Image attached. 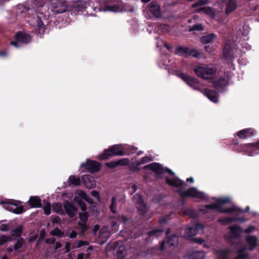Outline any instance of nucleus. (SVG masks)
Segmentation results:
<instances>
[{"label":"nucleus","mask_w":259,"mask_h":259,"mask_svg":"<svg viewBox=\"0 0 259 259\" xmlns=\"http://www.w3.org/2000/svg\"><path fill=\"white\" fill-rule=\"evenodd\" d=\"M165 182L169 186L180 188L177 191V193L183 200L188 197L196 198L200 199H205V194L202 192L198 191L195 187L189 188L186 191L183 190L182 188L186 186V184L184 181L178 177L172 179L166 178Z\"/></svg>","instance_id":"nucleus-1"},{"label":"nucleus","mask_w":259,"mask_h":259,"mask_svg":"<svg viewBox=\"0 0 259 259\" xmlns=\"http://www.w3.org/2000/svg\"><path fill=\"white\" fill-rule=\"evenodd\" d=\"M232 149L237 152H244L248 156H254L259 153V140L252 143L233 145Z\"/></svg>","instance_id":"nucleus-2"},{"label":"nucleus","mask_w":259,"mask_h":259,"mask_svg":"<svg viewBox=\"0 0 259 259\" xmlns=\"http://www.w3.org/2000/svg\"><path fill=\"white\" fill-rule=\"evenodd\" d=\"M0 203L5 209L16 214L22 213L24 211L23 206L19 205L21 203L19 201L14 199H5L1 200Z\"/></svg>","instance_id":"nucleus-3"},{"label":"nucleus","mask_w":259,"mask_h":259,"mask_svg":"<svg viewBox=\"0 0 259 259\" xmlns=\"http://www.w3.org/2000/svg\"><path fill=\"white\" fill-rule=\"evenodd\" d=\"M125 155L122 147L119 145H114L110 147L108 149L104 150L101 153L99 158L101 160L108 159L112 156H123Z\"/></svg>","instance_id":"nucleus-4"},{"label":"nucleus","mask_w":259,"mask_h":259,"mask_svg":"<svg viewBox=\"0 0 259 259\" xmlns=\"http://www.w3.org/2000/svg\"><path fill=\"white\" fill-rule=\"evenodd\" d=\"M216 71V69L214 67L196 66L194 68V72L196 75L204 80L210 79V76L215 74Z\"/></svg>","instance_id":"nucleus-5"},{"label":"nucleus","mask_w":259,"mask_h":259,"mask_svg":"<svg viewBox=\"0 0 259 259\" xmlns=\"http://www.w3.org/2000/svg\"><path fill=\"white\" fill-rule=\"evenodd\" d=\"M175 74L184 81L191 88L195 90L202 92L199 88V81L198 79L195 77L187 75L178 70L175 72Z\"/></svg>","instance_id":"nucleus-6"},{"label":"nucleus","mask_w":259,"mask_h":259,"mask_svg":"<svg viewBox=\"0 0 259 259\" xmlns=\"http://www.w3.org/2000/svg\"><path fill=\"white\" fill-rule=\"evenodd\" d=\"M204 207L206 209L217 210L218 212L222 213H231L234 212L243 211L239 207L235 205H233L231 207L229 208H223L220 204H218L217 202L214 203L206 204Z\"/></svg>","instance_id":"nucleus-7"},{"label":"nucleus","mask_w":259,"mask_h":259,"mask_svg":"<svg viewBox=\"0 0 259 259\" xmlns=\"http://www.w3.org/2000/svg\"><path fill=\"white\" fill-rule=\"evenodd\" d=\"M105 11L117 12L126 11L125 5L120 0H108L105 5Z\"/></svg>","instance_id":"nucleus-8"},{"label":"nucleus","mask_w":259,"mask_h":259,"mask_svg":"<svg viewBox=\"0 0 259 259\" xmlns=\"http://www.w3.org/2000/svg\"><path fill=\"white\" fill-rule=\"evenodd\" d=\"M67 9L68 5L65 2L60 0H51L50 10L54 14L64 13L67 11Z\"/></svg>","instance_id":"nucleus-9"},{"label":"nucleus","mask_w":259,"mask_h":259,"mask_svg":"<svg viewBox=\"0 0 259 259\" xmlns=\"http://www.w3.org/2000/svg\"><path fill=\"white\" fill-rule=\"evenodd\" d=\"M144 169H149L154 171L156 176L162 175L165 172H167L170 175H174L175 173L169 168H164L162 165L158 163H152L144 166Z\"/></svg>","instance_id":"nucleus-10"},{"label":"nucleus","mask_w":259,"mask_h":259,"mask_svg":"<svg viewBox=\"0 0 259 259\" xmlns=\"http://www.w3.org/2000/svg\"><path fill=\"white\" fill-rule=\"evenodd\" d=\"M81 166L90 173L94 174L100 171L101 164L96 161L87 159L86 162L82 163Z\"/></svg>","instance_id":"nucleus-11"},{"label":"nucleus","mask_w":259,"mask_h":259,"mask_svg":"<svg viewBox=\"0 0 259 259\" xmlns=\"http://www.w3.org/2000/svg\"><path fill=\"white\" fill-rule=\"evenodd\" d=\"M204 226L202 224L197 223L193 226L186 228L185 230V234L188 237H192L196 235L199 230H203Z\"/></svg>","instance_id":"nucleus-12"},{"label":"nucleus","mask_w":259,"mask_h":259,"mask_svg":"<svg viewBox=\"0 0 259 259\" xmlns=\"http://www.w3.org/2000/svg\"><path fill=\"white\" fill-rule=\"evenodd\" d=\"M130 160L128 158H124L117 161H112L105 163V165L110 169H114L119 166H125L129 164Z\"/></svg>","instance_id":"nucleus-13"},{"label":"nucleus","mask_w":259,"mask_h":259,"mask_svg":"<svg viewBox=\"0 0 259 259\" xmlns=\"http://www.w3.org/2000/svg\"><path fill=\"white\" fill-rule=\"evenodd\" d=\"M15 39L17 41L24 44H27L31 41V36L22 31H18L15 34Z\"/></svg>","instance_id":"nucleus-14"},{"label":"nucleus","mask_w":259,"mask_h":259,"mask_svg":"<svg viewBox=\"0 0 259 259\" xmlns=\"http://www.w3.org/2000/svg\"><path fill=\"white\" fill-rule=\"evenodd\" d=\"M63 206L66 214L70 218H72L75 217L77 211V209L74 204H72L68 201H66L64 202Z\"/></svg>","instance_id":"nucleus-15"},{"label":"nucleus","mask_w":259,"mask_h":259,"mask_svg":"<svg viewBox=\"0 0 259 259\" xmlns=\"http://www.w3.org/2000/svg\"><path fill=\"white\" fill-rule=\"evenodd\" d=\"M234 58L235 57L232 53V47L228 44H225L223 49V59L229 62L232 61Z\"/></svg>","instance_id":"nucleus-16"},{"label":"nucleus","mask_w":259,"mask_h":259,"mask_svg":"<svg viewBox=\"0 0 259 259\" xmlns=\"http://www.w3.org/2000/svg\"><path fill=\"white\" fill-rule=\"evenodd\" d=\"M88 2L83 0H77L73 1L71 7L73 10L76 12H82L87 8Z\"/></svg>","instance_id":"nucleus-17"},{"label":"nucleus","mask_w":259,"mask_h":259,"mask_svg":"<svg viewBox=\"0 0 259 259\" xmlns=\"http://www.w3.org/2000/svg\"><path fill=\"white\" fill-rule=\"evenodd\" d=\"M149 11L156 17H160L161 15V8L159 4L155 1H153L149 5Z\"/></svg>","instance_id":"nucleus-18"},{"label":"nucleus","mask_w":259,"mask_h":259,"mask_svg":"<svg viewBox=\"0 0 259 259\" xmlns=\"http://www.w3.org/2000/svg\"><path fill=\"white\" fill-rule=\"evenodd\" d=\"M255 130L252 128H245L237 132L236 135L241 139H247L255 135Z\"/></svg>","instance_id":"nucleus-19"},{"label":"nucleus","mask_w":259,"mask_h":259,"mask_svg":"<svg viewBox=\"0 0 259 259\" xmlns=\"http://www.w3.org/2000/svg\"><path fill=\"white\" fill-rule=\"evenodd\" d=\"M82 182L85 187L89 189L94 188L96 186L94 178L89 175L82 176Z\"/></svg>","instance_id":"nucleus-20"},{"label":"nucleus","mask_w":259,"mask_h":259,"mask_svg":"<svg viewBox=\"0 0 259 259\" xmlns=\"http://www.w3.org/2000/svg\"><path fill=\"white\" fill-rule=\"evenodd\" d=\"M204 95L212 102L217 103L218 102V93L214 90L205 89Z\"/></svg>","instance_id":"nucleus-21"},{"label":"nucleus","mask_w":259,"mask_h":259,"mask_svg":"<svg viewBox=\"0 0 259 259\" xmlns=\"http://www.w3.org/2000/svg\"><path fill=\"white\" fill-rule=\"evenodd\" d=\"M237 8V3L236 0H229L226 4L225 14L227 15L235 11Z\"/></svg>","instance_id":"nucleus-22"},{"label":"nucleus","mask_w":259,"mask_h":259,"mask_svg":"<svg viewBox=\"0 0 259 259\" xmlns=\"http://www.w3.org/2000/svg\"><path fill=\"white\" fill-rule=\"evenodd\" d=\"M196 11L197 13L202 12L204 14L209 16L212 18H214L215 16V13L213 8L209 7L199 8Z\"/></svg>","instance_id":"nucleus-23"},{"label":"nucleus","mask_w":259,"mask_h":259,"mask_svg":"<svg viewBox=\"0 0 259 259\" xmlns=\"http://www.w3.org/2000/svg\"><path fill=\"white\" fill-rule=\"evenodd\" d=\"M246 241L249 246L248 249L249 250H253L257 246V238L255 236H247Z\"/></svg>","instance_id":"nucleus-24"},{"label":"nucleus","mask_w":259,"mask_h":259,"mask_svg":"<svg viewBox=\"0 0 259 259\" xmlns=\"http://www.w3.org/2000/svg\"><path fill=\"white\" fill-rule=\"evenodd\" d=\"M28 203L32 208H38L41 206V199L38 196H31L28 201Z\"/></svg>","instance_id":"nucleus-25"},{"label":"nucleus","mask_w":259,"mask_h":259,"mask_svg":"<svg viewBox=\"0 0 259 259\" xmlns=\"http://www.w3.org/2000/svg\"><path fill=\"white\" fill-rule=\"evenodd\" d=\"M190 49L188 47L180 46L176 49L175 53L180 56L188 57H189Z\"/></svg>","instance_id":"nucleus-26"},{"label":"nucleus","mask_w":259,"mask_h":259,"mask_svg":"<svg viewBox=\"0 0 259 259\" xmlns=\"http://www.w3.org/2000/svg\"><path fill=\"white\" fill-rule=\"evenodd\" d=\"M215 38L216 35L212 33L201 36L200 38V41L202 44L205 45L211 43Z\"/></svg>","instance_id":"nucleus-27"},{"label":"nucleus","mask_w":259,"mask_h":259,"mask_svg":"<svg viewBox=\"0 0 259 259\" xmlns=\"http://www.w3.org/2000/svg\"><path fill=\"white\" fill-rule=\"evenodd\" d=\"M36 23V33L40 34H43L45 30V25L39 17H38L37 18Z\"/></svg>","instance_id":"nucleus-28"},{"label":"nucleus","mask_w":259,"mask_h":259,"mask_svg":"<svg viewBox=\"0 0 259 259\" xmlns=\"http://www.w3.org/2000/svg\"><path fill=\"white\" fill-rule=\"evenodd\" d=\"M136 207L139 215L141 217H144L149 210L147 204L145 201L137 205Z\"/></svg>","instance_id":"nucleus-29"},{"label":"nucleus","mask_w":259,"mask_h":259,"mask_svg":"<svg viewBox=\"0 0 259 259\" xmlns=\"http://www.w3.org/2000/svg\"><path fill=\"white\" fill-rule=\"evenodd\" d=\"M230 253L229 249H218L215 251V254L218 259H228V255Z\"/></svg>","instance_id":"nucleus-30"},{"label":"nucleus","mask_w":259,"mask_h":259,"mask_svg":"<svg viewBox=\"0 0 259 259\" xmlns=\"http://www.w3.org/2000/svg\"><path fill=\"white\" fill-rule=\"evenodd\" d=\"M227 84L225 78L223 77H220L218 79L213 81L212 82L213 86L215 89H223L226 86Z\"/></svg>","instance_id":"nucleus-31"},{"label":"nucleus","mask_w":259,"mask_h":259,"mask_svg":"<svg viewBox=\"0 0 259 259\" xmlns=\"http://www.w3.org/2000/svg\"><path fill=\"white\" fill-rule=\"evenodd\" d=\"M166 242L169 246H174L178 242V238L176 234H172L169 236H167Z\"/></svg>","instance_id":"nucleus-32"},{"label":"nucleus","mask_w":259,"mask_h":259,"mask_svg":"<svg viewBox=\"0 0 259 259\" xmlns=\"http://www.w3.org/2000/svg\"><path fill=\"white\" fill-rule=\"evenodd\" d=\"M229 229L232 234L236 237L239 236V234L242 232V229L238 225H233L229 227Z\"/></svg>","instance_id":"nucleus-33"},{"label":"nucleus","mask_w":259,"mask_h":259,"mask_svg":"<svg viewBox=\"0 0 259 259\" xmlns=\"http://www.w3.org/2000/svg\"><path fill=\"white\" fill-rule=\"evenodd\" d=\"M237 221V219L234 217H227L225 218H220L218 220V222L223 225L230 224L234 222Z\"/></svg>","instance_id":"nucleus-34"},{"label":"nucleus","mask_w":259,"mask_h":259,"mask_svg":"<svg viewBox=\"0 0 259 259\" xmlns=\"http://www.w3.org/2000/svg\"><path fill=\"white\" fill-rule=\"evenodd\" d=\"M188 31L192 32L196 31H202L204 30V27L201 23H196L193 25H189L188 26Z\"/></svg>","instance_id":"nucleus-35"},{"label":"nucleus","mask_w":259,"mask_h":259,"mask_svg":"<svg viewBox=\"0 0 259 259\" xmlns=\"http://www.w3.org/2000/svg\"><path fill=\"white\" fill-rule=\"evenodd\" d=\"M205 256V253L203 251H195L190 255V259H203Z\"/></svg>","instance_id":"nucleus-36"},{"label":"nucleus","mask_w":259,"mask_h":259,"mask_svg":"<svg viewBox=\"0 0 259 259\" xmlns=\"http://www.w3.org/2000/svg\"><path fill=\"white\" fill-rule=\"evenodd\" d=\"M23 226L19 225L16 228L12 230L11 235L18 237H20L23 231Z\"/></svg>","instance_id":"nucleus-37"},{"label":"nucleus","mask_w":259,"mask_h":259,"mask_svg":"<svg viewBox=\"0 0 259 259\" xmlns=\"http://www.w3.org/2000/svg\"><path fill=\"white\" fill-rule=\"evenodd\" d=\"M68 182L72 185L78 186L80 184V179L79 177L71 175L68 179Z\"/></svg>","instance_id":"nucleus-38"},{"label":"nucleus","mask_w":259,"mask_h":259,"mask_svg":"<svg viewBox=\"0 0 259 259\" xmlns=\"http://www.w3.org/2000/svg\"><path fill=\"white\" fill-rule=\"evenodd\" d=\"M133 202L136 206L144 202L142 195L139 193L135 194L133 197Z\"/></svg>","instance_id":"nucleus-39"},{"label":"nucleus","mask_w":259,"mask_h":259,"mask_svg":"<svg viewBox=\"0 0 259 259\" xmlns=\"http://www.w3.org/2000/svg\"><path fill=\"white\" fill-rule=\"evenodd\" d=\"M117 198L113 196L111 199V203L110 206L111 211L113 213H116Z\"/></svg>","instance_id":"nucleus-40"},{"label":"nucleus","mask_w":259,"mask_h":259,"mask_svg":"<svg viewBox=\"0 0 259 259\" xmlns=\"http://www.w3.org/2000/svg\"><path fill=\"white\" fill-rule=\"evenodd\" d=\"M24 239L20 237L14 246V250L18 251V250L22 247L24 244Z\"/></svg>","instance_id":"nucleus-41"},{"label":"nucleus","mask_w":259,"mask_h":259,"mask_svg":"<svg viewBox=\"0 0 259 259\" xmlns=\"http://www.w3.org/2000/svg\"><path fill=\"white\" fill-rule=\"evenodd\" d=\"M50 234L54 236L61 237L64 236V233L61 231L58 227H56L53 230L51 231Z\"/></svg>","instance_id":"nucleus-42"},{"label":"nucleus","mask_w":259,"mask_h":259,"mask_svg":"<svg viewBox=\"0 0 259 259\" xmlns=\"http://www.w3.org/2000/svg\"><path fill=\"white\" fill-rule=\"evenodd\" d=\"M12 238L10 236L2 235L0 236V246H2L5 243L11 241Z\"/></svg>","instance_id":"nucleus-43"},{"label":"nucleus","mask_w":259,"mask_h":259,"mask_svg":"<svg viewBox=\"0 0 259 259\" xmlns=\"http://www.w3.org/2000/svg\"><path fill=\"white\" fill-rule=\"evenodd\" d=\"M217 202L222 206L223 204L230 203L231 200L229 197L220 198L217 199Z\"/></svg>","instance_id":"nucleus-44"},{"label":"nucleus","mask_w":259,"mask_h":259,"mask_svg":"<svg viewBox=\"0 0 259 259\" xmlns=\"http://www.w3.org/2000/svg\"><path fill=\"white\" fill-rule=\"evenodd\" d=\"M191 240L194 242L198 243L199 244L203 245V247L204 248H208V246L206 243H205V240L201 238H192Z\"/></svg>","instance_id":"nucleus-45"},{"label":"nucleus","mask_w":259,"mask_h":259,"mask_svg":"<svg viewBox=\"0 0 259 259\" xmlns=\"http://www.w3.org/2000/svg\"><path fill=\"white\" fill-rule=\"evenodd\" d=\"M53 210L57 213H63L62 206L61 203H55L53 205Z\"/></svg>","instance_id":"nucleus-46"},{"label":"nucleus","mask_w":259,"mask_h":259,"mask_svg":"<svg viewBox=\"0 0 259 259\" xmlns=\"http://www.w3.org/2000/svg\"><path fill=\"white\" fill-rule=\"evenodd\" d=\"M89 217V214L86 211L79 212V218L81 222H87Z\"/></svg>","instance_id":"nucleus-47"},{"label":"nucleus","mask_w":259,"mask_h":259,"mask_svg":"<svg viewBox=\"0 0 259 259\" xmlns=\"http://www.w3.org/2000/svg\"><path fill=\"white\" fill-rule=\"evenodd\" d=\"M162 232L161 229H154L149 231L147 234L149 237L157 236Z\"/></svg>","instance_id":"nucleus-48"},{"label":"nucleus","mask_w":259,"mask_h":259,"mask_svg":"<svg viewBox=\"0 0 259 259\" xmlns=\"http://www.w3.org/2000/svg\"><path fill=\"white\" fill-rule=\"evenodd\" d=\"M78 225L80 227L82 232H85L89 229V226L87 224V222H78Z\"/></svg>","instance_id":"nucleus-49"},{"label":"nucleus","mask_w":259,"mask_h":259,"mask_svg":"<svg viewBox=\"0 0 259 259\" xmlns=\"http://www.w3.org/2000/svg\"><path fill=\"white\" fill-rule=\"evenodd\" d=\"M47 205H45L43 206V209L44 210V213L46 215H49L51 212V204L49 202H46Z\"/></svg>","instance_id":"nucleus-50"},{"label":"nucleus","mask_w":259,"mask_h":259,"mask_svg":"<svg viewBox=\"0 0 259 259\" xmlns=\"http://www.w3.org/2000/svg\"><path fill=\"white\" fill-rule=\"evenodd\" d=\"M207 0H199L196 3L193 4L192 5V8H195L201 6H203L204 5H206L207 4Z\"/></svg>","instance_id":"nucleus-51"},{"label":"nucleus","mask_w":259,"mask_h":259,"mask_svg":"<svg viewBox=\"0 0 259 259\" xmlns=\"http://www.w3.org/2000/svg\"><path fill=\"white\" fill-rule=\"evenodd\" d=\"M192 56V57L198 58L200 57V54L195 49H190L189 56Z\"/></svg>","instance_id":"nucleus-52"},{"label":"nucleus","mask_w":259,"mask_h":259,"mask_svg":"<svg viewBox=\"0 0 259 259\" xmlns=\"http://www.w3.org/2000/svg\"><path fill=\"white\" fill-rule=\"evenodd\" d=\"M44 4L43 0H33V5L34 7H41L43 6Z\"/></svg>","instance_id":"nucleus-53"},{"label":"nucleus","mask_w":259,"mask_h":259,"mask_svg":"<svg viewBox=\"0 0 259 259\" xmlns=\"http://www.w3.org/2000/svg\"><path fill=\"white\" fill-rule=\"evenodd\" d=\"M153 159L148 156H144L141 158V160L139 163L140 164H144L150 161H152Z\"/></svg>","instance_id":"nucleus-54"},{"label":"nucleus","mask_w":259,"mask_h":259,"mask_svg":"<svg viewBox=\"0 0 259 259\" xmlns=\"http://www.w3.org/2000/svg\"><path fill=\"white\" fill-rule=\"evenodd\" d=\"M77 204L78 206H80V209H81V210L82 211H86L87 210V205H86V204L85 203L82 201V200H80L79 201L77 202Z\"/></svg>","instance_id":"nucleus-55"},{"label":"nucleus","mask_w":259,"mask_h":259,"mask_svg":"<svg viewBox=\"0 0 259 259\" xmlns=\"http://www.w3.org/2000/svg\"><path fill=\"white\" fill-rule=\"evenodd\" d=\"M10 229V227L8 224L0 223V231H7Z\"/></svg>","instance_id":"nucleus-56"},{"label":"nucleus","mask_w":259,"mask_h":259,"mask_svg":"<svg viewBox=\"0 0 259 259\" xmlns=\"http://www.w3.org/2000/svg\"><path fill=\"white\" fill-rule=\"evenodd\" d=\"M247 254L243 252V250H240L238 252V254L237 256L239 259H246L247 257Z\"/></svg>","instance_id":"nucleus-57"},{"label":"nucleus","mask_w":259,"mask_h":259,"mask_svg":"<svg viewBox=\"0 0 259 259\" xmlns=\"http://www.w3.org/2000/svg\"><path fill=\"white\" fill-rule=\"evenodd\" d=\"M140 165V164L139 162H138L137 163H136V165L131 166L130 170L134 172L139 171L140 169V168L139 167Z\"/></svg>","instance_id":"nucleus-58"},{"label":"nucleus","mask_w":259,"mask_h":259,"mask_svg":"<svg viewBox=\"0 0 259 259\" xmlns=\"http://www.w3.org/2000/svg\"><path fill=\"white\" fill-rule=\"evenodd\" d=\"M255 230V227L253 226H249L247 228H246L244 232L246 234H249L251 233L253 231Z\"/></svg>","instance_id":"nucleus-59"},{"label":"nucleus","mask_w":259,"mask_h":259,"mask_svg":"<svg viewBox=\"0 0 259 259\" xmlns=\"http://www.w3.org/2000/svg\"><path fill=\"white\" fill-rule=\"evenodd\" d=\"M56 239L55 238H47L45 240V242L48 244H53L55 243Z\"/></svg>","instance_id":"nucleus-60"},{"label":"nucleus","mask_w":259,"mask_h":259,"mask_svg":"<svg viewBox=\"0 0 259 259\" xmlns=\"http://www.w3.org/2000/svg\"><path fill=\"white\" fill-rule=\"evenodd\" d=\"M85 200V201L91 204H93L94 203V201L93 200V199L88 196H87V195L85 194H84V197H83Z\"/></svg>","instance_id":"nucleus-61"},{"label":"nucleus","mask_w":259,"mask_h":259,"mask_svg":"<svg viewBox=\"0 0 259 259\" xmlns=\"http://www.w3.org/2000/svg\"><path fill=\"white\" fill-rule=\"evenodd\" d=\"M118 220L120 223L124 224L127 221V218L125 215H122L119 217Z\"/></svg>","instance_id":"nucleus-62"},{"label":"nucleus","mask_w":259,"mask_h":259,"mask_svg":"<svg viewBox=\"0 0 259 259\" xmlns=\"http://www.w3.org/2000/svg\"><path fill=\"white\" fill-rule=\"evenodd\" d=\"M60 223V218L58 216L54 217L52 220V223L54 224H57Z\"/></svg>","instance_id":"nucleus-63"},{"label":"nucleus","mask_w":259,"mask_h":259,"mask_svg":"<svg viewBox=\"0 0 259 259\" xmlns=\"http://www.w3.org/2000/svg\"><path fill=\"white\" fill-rule=\"evenodd\" d=\"M88 244V243L87 241H83V240H79L78 241L77 247H82L83 246L87 245Z\"/></svg>","instance_id":"nucleus-64"}]
</instances>
